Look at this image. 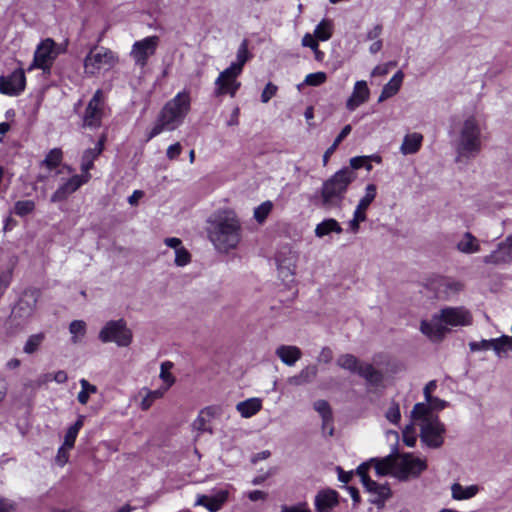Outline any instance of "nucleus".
Instances as JSON below:
<instances>
[{
	"instance_id": "1",
	"label": "nucleus",
	"mask_w": 512,
	"mask_h": 512,
	"mask_svg": "<svg viewBox=\"0 0 512 512\" xmlns=\"http://www.w3.org/2000/svg\"><path fill=\"white\" fill-rule=\"evenodd\" d=\"M473 323V315L464 306H447L433 314L431 319L422 320L420 331L433 342H440L453 329L468 327Z\"/></svg>"
},
{
	"instance_id": "2",
	"label": "nucleus",
	"mask_w": 512,
	"mask_h": 512,
	"mask_svg": "<svg viewBox=\"0 0 512 512\" xmlns=\"http://www.w3.org/2000/svg\"><path fill=\"white\" fill-rule=\"evenodd\" d=\"M207 235L218 251L227 253L242 240L241 223L234 212L220 211L209 218Z\"/></svg>"
},
{
	"instance_id": "3",
	"label": "nucleus",
	"mask_w": 512,
	"mask_h": 512,
	"mask_svg": "<svg viewBox=\"0 0 512 512\" xmlns=\"http://www.w3.org/2000/svg\"><path fill=\"white\" fill-rule=\"evenodd\" d=\"M372 463L378 476L392 475L400 481L417 478L427 468L426 459L412 453L391 454Z\"/></svg>"
},
{
	"instance_id": "4",
	"label": "nucleus",
	"mask_w": 512,
	"mask_h": 512,
	"mask_svg": "<svg viewBox=\"0 0 512 512\" xmlns=\"http://www.w3.org/2000/svg\"><path fill=\"white\" fill-rule=\"evenodd\" d=\"M191 98L187 91L177 93L162 108L157 122L148 135V140L159 135L163 131H173L179 127L190 111Z\"/></svg>"
},
{
	"instance_id": "5",
	"label": "nucleus",
	"mask_w": 512,
	"mask_h": 512,
	"mask_svg": "<svg viewBox=\"0 0 512 512\" xmlns=\"http://www.w3.org/2000/svg\"><path fill=\"white\" fill-rule=\"evenodd\" d=\"M412 420L420 428L421 441L430 448H439L444 442L445 426L425 403H417L411 411Z\"/></svg>"
},
{
	"instance_id": "6",
	"label": "nucleus",
	"mask_w": 512,
	"mask_h": 512,
	"mask_svg": "<svg viewBox=\"0 0 512 512\" xmlns=\"http://www.w3.org/2000/svg\"><path fill=\"white\" fill-rule=\"evenodd\" d=\"M356 177L355 172L344 167L324 181L320 190L321 206L327 210L341 209L348 187Z\"/></svg>"
},
{
	"instance_id": "7",
	"label": "nucleus",
	"mask_w": 512,
	"mask_h": 512,
	"mask_svg": "<svg viewBox=\"0 0 512 512\" xmlns=\"http://www.w3.org/2000/svg\"><path fill=\"white\" fill-rule=\"evenodd\" d=\"M455 149L457 162L468 161L480 153L482 149V128L476 116L470 115L461 123Z\"/></svg>"
},
{
	"instance_id": "8",
	"label": "nucleus",
	"mask_w": 512,
	"mask_h": 512,
	"mask_svg": "<svg viewBox=\"0 0 512 512\" xmlns=\"http://www.w3.org/2000/svg\"><path fill=\"white\" fill-rule=\"evenodd\" d=\"M119 56L113 50L94 45L83 59V73L86 77H100L114 69Z\"/></svg>"
},
{
	"instance_id": "9",
	"label": "nucleus",
	"mask_w": 512,
	"mask_h": 512,
	"mask_svg": "<svg viewBox=\"0 0 512 512\" xmlns=\"http://www.w3.org/2000/svg\"><path fill=\"white\" fill-rule=\"evenodd\" d=\"M336 363L340 368L363 377L371 385L377 386L383 380V375L379 370L370 363L361 362L353 354L340 355Z\"/></svg>"
},
{
	"instance_id": "10",
	"label": "nucleus",
	"mask_w": 512,
	"mask_h": 512,
	"mask_svg": "<svg viewBox=\"0 0 512 512\" xmlns=\"http://www.w3.org/2000/svg\"><path fill=\"white\" fill-rule=\"evenodd\" d=\"M102 343H115L118 347H128L133 342V332L123 319L110 320L99 331Z\"/></svg>"
},
{
	"instance_id": "11",
	"label": "nucleus",
	"mask_w": 512,
	"mask_h": 512,
	"mask_svg": "<svg viewBox=\"0 0 512 512\" xmlns=\"http://www.w3.org/2000/svg\"><path fill=\"white\" fill-rule=\"evenodd\" d=\"M241 73L230 66L222 71L215 80V95L228 94L234 97L241 86V83L237 80Z\"/></svg>"
},
{
	"instance_id": "12",
	"label": "nucleus",
	"mask_w": 512,
	"mask_h": 512,
	"mask_svg": "<svg viewBox=\"0 0 512 512\" xmlns=\"http://www.w3.org/2000/svg\"><path fill=\"white\" fill-rule=\"evenodd\" d=\"M158 45L159 38L157 36H149L136 41L130 51V56L134 60L135 65L144 67L148 59L155 54Z\"/></svg>"
},
{
	"instance_id": "13",
	"label": "nucleus",
	"mask_w": 512,
	"mask_h": 512,
	"mask_svg": "<svg viewBox=\"0 0 512 512\" xmlns=\"http://www.w3.org/2000/svg\"><path fill=\"white\" fill-rule=\"evenodd\" d=\"M56 56L55 42L50 38L43 40L35 50L33 63L29 70L33 68L49 70Z\"/></svg>"
},
{
	"instance_id": "14",
	"label": "nucleus",
	"mask_w": 512,
	"mask_h": 512,
	"mask_svg": "<svg viewBox=\"0 0 512 512\" xmlns=\"http://www.w3.org/2000/svg\"><path fill=\"white\" fill-rule=\"evenodd\" d=\"M38 298L37 290H26L12 311L13 318L21 322L30 319L36 311Z\"/></svg>"
},
{
	"instance_id": "15",
	"label": "nucleus",
	"mask_w": 512,
	"mask_h": 512,
	"mask_svg": "<svg viewBox=\"0 0 512 512\" xmlns=\"http://www.w3.org/2000/svg\"><path fill=\"white\" fill-rule=\"evenodd\" d=\"M89 181V177L82 173L72 175L58 186L51 196V202L59 203L65 201L70 195Z\"/></svg>"
},
{
	"instance_id": "16",
	"label": "nucleus",
	"mask_w": 512,
	"mask_h": 512,
	"mask_svg": "<svg viewBox=\"0 0 512 512\" xmlns=\"http://www.w3.org/2000/svg\"><path fill=\"white\" fill-rule=\"evenodd\" d=\"M103 92L97 90L89 101L83 118L84 126L96 128L100 126L103 117Z\"/></svg>"
},
{
	"instance_id": "17",
	"label": "nucleus",
	"mask_w": 512,
	"mask_h": 512,
	"mask_svg": "<svg viewBox=\"0 0 512 512\" xmlns=\"http://www.w3.org/2000/svg\"><path fill=\"white\" fill-rule=\"evenodd\" d=\"M26 84L25 73L22 69L13 71L8 76H0V92L5 95H19Z\"/></svg>"
},
{
	"instance_id": "18",
	"label": "nucleus",
	"mask_w": 512,
	"mask_h": 512,
	"mask_svg": "<svg viewBox=\"0 0 512 512\" xmlns=\"http://www.w3.org/2000/svg\"><path fill=\"white\" fill-rule=\"evenodd\" d=\"M367 467L362 465L358 468L361 480L366 490L372 495L371 502L375 504L383 503L391 496V490L387 485L378 484L371 480L366 474Z\"/></svg>"
},
{
	"instance_id": "19",
	"label": "nucleus",
	"mask_w": 512,
	"mask_h": 512,
	"mask_svg": "<svg viewBox=\"0 0 512 512\" xmlns=\"http://www.w3.org/2000/svg\"><path fill=\"white\" fill-rule=\"evenodd\" d=\"M482 262L494 266L512 263V242L509 241V236L500 242L496 249L485 255Z\"/></svg>"
},
{
	"instance_id": "20",
	"label": "nucleus",
	"mask_w": 512,
	"mask_h": 512,
	"mask_svg": "<svg viewBox=\"0 0 512 512\" xmlns=\"http://www.w3.org/2000/svg\"><path fill=\"white\" fill-rule=\"evenodd\" d=\"M106 141V135L102 134L93 148L84 150L81 156L80 170L91 179L90 170L94 168V161L102 154Z\"/></svg>"
},
{
	"instance_id": "21",
	"label": "nucleus",
	"mask_w": 512,
	"mask_h": 512,
	"mask_svg": "<svg viewBox=\"0 0 512 512\" xmlns=\"http://www.w3.org/2000/svg\"><path fill=\"white\" fill-rule=\"evenodd\" d=\"M454 248L462 255H474L482 251L481 240L470 231H465L459 235Z\"/></svg>"
},
{
	"instance_id": "22",
	"label": "nucleus",
	"mask_w": 512,
	"mask_h": 512,
	"mask_svg": "<svg viewBox=\"0 0 512 512\" xmlns=\"http://www.w3.org/2000/svg\"><path fill=\"white\" fill-rule=\"evenodd\" d=\"M370 97V89L364 80L356 81L353 91L346 101V108L349 111H354L356 108L366 103Z\"/></svg>"
},
{
	"instance_id": "23",
	"label": "nucleus",
	"mask_w": 512,
	"mask_h": 512,
	"mask_svg": "<svg viewBox=\"0 0 512 512\" xmlns=\"http://www.w3.org/2000/svg\"><path fill=\"white\" fill-rule=\"evenodd\" d=\"M338 496V493L332 489L319 491L314 501L316 512H330L338 505Z\"/></svg>"
},
{
	"instance_id": "24",
	"label": "nucleus",
	"mask_w": 512,
	"mask_h": 512,
	"mask_svg": "<svg viewBox=\"0 0 512 512\" xmlns=\"http://www.w3.org/2000/svg\"><path fill=\"white\" fill-rule=\"evenodd\" d=\"M275 353L287 366H294L302 357L301 350L298 347L291 345H281L276 349Z\"/></svg>"
},
{
	"instance_id": "25",
	"label": "nucleus",
	"mask_w": 512,
	"mask_h": 512,
	"mask_svg": "<svg viewBox=\"0 0 512 512\" xmlns=\"http://www.w3.org/2000/svg\"><path fill=\"white\" fill-rule=\"evenodd\" d=\"M423 142V135L417 132L409 133L404 136L403 142L400 146V152L403 155H410L417 153Z\"/></svg>"
},
{
	"instance_id": "26",
	"label": "nucleus",
	"mask_w": 512,
	"mask_h": 512,
	"mask_svg": "<svg viewBox=\"0 0 512 512\" xmlns=\"http://www.w3.org/2000/svg\"><path fill=\"white\" fill-rule=\"evenodd\" d=\"M262 409V400L257 397L237 403L236 410L243 418H250Z\"/></svg>"
},
{
	"instance_id": "27",
	"label": "nucleus",
	"mask_w": 512,
	"mask_h": 512,
	"mask_svg": "<svg viewBox=\"0 0 512 512\" xmlns=\"http://www.w3.org/2000/svg\"><path fill=\"white\" fill-rule=\"evenodd\" d=\"M480 491L478 485L463 486L456 482L451 485V496L454 500L462 501L475 497Z\"/></svg>"
},
{
	"instance_id": "28",
	"label": "nucleus",
	"mask_w": 512,
	"mask_h": 512,
	"mask_svg": "<svg viewBox=\"0 0 512 512\" xmlns=\"http://www.w3.org/2000/svg\"><path fill=\"white\" fill-rule=\"evenodd\" d=\"M404 74L402 71L396 72L393 77L386 83L381 91L378 101L382 102L394 96L400 89L403 82Z\"/></svg>"
},
{
	"instance_id": "29",
	"label": "nucleus",
	"mask_w": 512,
	"mask_h": 512,
	"mask_svg": "<svg viewBox=\"0 0 512 512\" xmlns=\"http://www.w3.org/2000/svg\"><path fill=\"white\" fill-rule=\"evenodd\" d=\"M343 229L340 223L334 218H328L318 223L315 227L314 233L318 238H323L331 233L341 234Z\"/></svg>"
},
{
	"instance_id": "30",
	"label": "nucleus",
	"mask_w": 512,
	"mask_h": 512,
	"mask_svg": "<svg viewBox=\"0 0 512 512\" xmlns=\"http://www.w3.org/2000/svg\"><path fill=\"white\" fill-rule=\"evenodd\" d=\"M377 195V187L375 184H368L365 187V194L361 199L359 200L355 210L365 213L368 210L371 203L375 200Z\"/></svg>"
},
{
	"instance_id": "31",
	"label": "nucleus",
	"mask_w": 512,
	"mask_h": 512,
	"mask_svg": "<svg viewBox=\"0 0 512 512\" xmlns=\"http://www.w3.org/2000/svg\"><path fill=\"white\" fill-rule=\"evenodd\" d=\"M491 347L498 357L512 350V335H503L499 338L491 339Z\"/></svg>"
},
{
	"instance_id": "32",
	"label": "nucleus",
	"mask_w": 512,
	"mask_h": 512,
	"mask_svg": "<svg viewBox=\"0 0 512 512\" xmlns=\"http://www.w3.org/2000/svg\"><path fill=\"white\" fill-rule=\"evenodd\" d=\"M81 390L77 395V400L80 404L86 405L92 394H96L98 389L95 385L91 384L88 380L82 378L79 380Z\"/></svg>"
},
{
	"instance_id": "33",
	"label": "nucleus",
	"mask_w": 512,
	"mask_h": 512,
	"mask_svg": "<svg viewBox=\"0 0 512 512\" xmlns=\"http://www.w3.org/2000/svg\"><path fill=\"white\" fill-rule=\"evenodd\" d=\"M69 332L71 334L72 343H80L86 334V323L82 320L72 321L69 325Z\"/></svg>"
},
{
	"instance_id": "34",
	"label": "nucleus",
	"mask_w": 512,
	"mask_h": 512,
	"mask_svg": "<svg viewBox=\"0 0 512 512\" xmlns=\"http://www.w3.org/2000/svg\"><path fill=\"white\" fill-rule=\"evenodd\" d=\"M333 33V24L330 20L323 19L315 28L314 36L318 41H327Z\"/></svg>"
},
{
	"instance_id": "35",
	"label": "nucleus",
	"mask_w": 512,
	"mask_h": 512,
	"mask_svg": "<svg viewBox=\"0 0 512 512\" xmlns=\"http://www.w3.org/2000/svg\"><path fill=\"white\" fill-rule=\"evenodd\" d=\"M313 407L320 414L323 422V429H325L332 422V412L328 402L325 400H317L314 402Z\"/></svg>"
},
{
	"instance_id": "36",
	"label": "nucleus",
	"mask_w": 512,
	"mask_h": 512,
	"mask_svg": "<svg viewBox=\"0 0 512 512\" xmlns=\"http://www.w3.org/2000/svg\"><path fill=\"white\" fill-rule=\"evenodd\" d=\"M173 364L169 361H165L161 364L159 377L163 381L164 385L161 387L167 392L169 388L175 383V377L171 373Z\"/></svg>"
},
{
	"instance_id": "37",
	"label": "nucleus",
	"mask_w": 512,
	"mask_h": 512,
	"mask_svg": "<svg viewBox=\"0 0 512 512\" xmlns=\"http://www.w3.org/2000/svg\"><path fill=\"white\" fill-rule=\"evenodd\" d=\"M165 393V389H162L161 387L156 390H146V395L143 397L140 403V408L143 411H147L153 405V403L156 400L161 399Z\"/></svg>"
},
{
	"instance_id": "38",
	"label": "nucleus",
	"mask_w": 512,
	"mask_h": 512,
	"mask_svg": "<svg viewBox=\"0 0 512 512\" xmlns=\"http://www.w3.org/2000/svg\"><path fill=\"white\" fill-rule=\"evenodd\" d=\"M63 159V152L60 148L51 149L45 159L42 161V165L47 169L52 170L60 165Z\"/></svg>"
},
{
	"instance_id": "39",
	"label": "nucleus",
	"mask_w": 512,
	"mask_h": 512,
	"mask_svg": "<svg viewBox=\"0 0 512 512\" xmlns=\"http://www.w3.org/2000/svg\"><path fill=\"white\" fill-rule=\"evenodd\" d=\"M440 287L444 293L451 296L461 292L464 288V284L456 279L443 278L440 282Z\"/></svg>"
},
{
	"instance_id": "40",
	"label": "nucleus",
	"mask_w": 512,
	"mask_h": 512,
	"mask_svg": "<svg viewBox=\"0 0 512 512\" xmlns=\"http://www.w3.org/2000/svg\"><path fill=\"white\" fill-rule=\"evenodd\" d=\"M44 339L45 334L42 332L30 335L23 347V351L26 354L35 353L43 343Z\"/></svg>"
},
{
	"instance_id": "41",
	"label": "nucleus",
	"mask_w": 512,
	"mask_h": 512,
	"mask_svg": "<svg viewBox=\"0 0 512 512\" xmlns=\"http://www.w3.org/2000/svg\"><path fill=\"white\" fill-rule=\"evenodd\" d=\"M249 59L248 45L246 41H243L237 50L236 61L231 63L230 67L242 72L245 63Z\"/></svg>"
},
{
	"instance_id": "42",
	"label": "nucleus",
	"mask_w": 512,
	"mask_h": 512,
	"mask_svg": "<svg viewBox=\"0 0 512 512\" xmlns=\"http://www.w3.org/2000/svg\"><path fill=\"white\" fill-rule=\"evenodd\" d=\"M417 424L412 420V423L405 426L402 431V439L406 446L414 447L417 441V434L415 426Z\"/></svg>"
},
{
	"instance_id": "43",
	"label": "nucleus",
	"mask_w": 512,
	"mask_h": 512,
	"mask_svg": "<svg viewBox=\"0 0 512 512\" xmlns=\"http://www.w3.org/2000/svg\"><path fill=\"white\" fill-rule=\"evenodd\" d=\"M273 208V204L271 201L267 200L261 203L254 209V218L259 223L262 224L271 213Z\"/></svg>"
},
{
	"instance_id": "44",
	"label": "nucleus",
	"mask_w": 512,
	"mask_h": 512,
	"mask_svg": "<svg viewBox=\"0 0 512 512\" xmlns=\"http://www.w3.org/2000/svg\"><path fill=\"white\" fill-rule=\"evenodd\" d=\"M385 417L390 423H392L394 425L399 424V422L401 420V412H400L399 404L396 403L395 401H392L390 403L387 411L385 412Z\"/></svg>"
},
{
	"instance_id": "45",
	"label": "nucleus",
	"mask_w": 512,
	"mask_h": 512,
	"mask_svg": "<svg viewBox=\"0 0 512 512\" xmlns=\"http://www.w3.org/2000/svg\"><path fill=\"white\" fill-rule=\"evenodd\" d=\"M367 219V215L365 213H361L357 210H354L352 219L348 222L349 231L353 234H356L360 230V224L365 222Z\"/></svg>"
},
{
	"instance_id": "46",
	"label": "nucleus",
	"mask_w": 512,
	"mask_h": 512,
	"mask_svg": "<svg viewBox=\"0 0 512 512\" xmlns=\"http://www.w3.org/2000/svg\"><path fill=\"white\" fill-rule=\"evenodd\" d=\"M35 208V203L32 200L17 201L14 206V212L19 216H25L31 213Z\"/></svg>"
},
{
	"instance_id": "47",
	"label": "nucleus",
	"mask_w": 512,
	"mask_h": 512,
	"mask_svg": "<svg viewBox=\"0 0 512 512\" xmlns=\"http://www.w3.org/2000/svg\"><path fill=\"white\" fill-rule=\"evenodd\" d=\"M195 505L204 506L210 512H217L221 509V505L218 504L213 498L206 495H199Z\"/></svg>"
},
{
	"instance_id": "48",
	"label": "nucleus",
	"mask_w": 512,
	"mask_h": 512,
	"mask_svg": "<svg viewBox=\"0 0 512 512\" xmlns=\"http://www.w3.org/2000/svg\"><path fill=\"white\" fill-rule=\"evenodd\" d=\"M190 261H191V254L184 246H181L180 248H178V250L175 251L174 263L176 266H179V267L186 266L190 263Z\"/></svg>"
},
{
	"instance_id": "49",
	"label": "nucleus",
	"mask_w": 512,
	"mask_h": 512,
	"mask_svg": "<svg viewBox=\"0 0 512 512\" xmlns=\"http://www.w3.org/2000/svg\"><path fill=\"white\" fill-rule=\"evenodd\" d=\"M327 79L325 72L310 73L305 77L304 84L309 86H319L323 84Z\"/></svg>"
},
{
	"instance_id": "50",
	"label": "nucleus",
	"mask_w": 512,
	"mask_h": 512,
	"mask_svg": "<svg viewBox=\"0 0 512 512\" xmlns=\"http://www.w3.org/2000/svg\"><path fill=\"white\" fill-rule=\"evenodd\" d=\"M193 429L199 432L211 431L208 427V420L205 417L204 411L200 412L197 418L193 421Z\"/></svg>"
},
{
	"instance_id": "51",
	"label": "nucleus",
	"mask_w": 512,
	"mask_h": 512,
	"mask_svg": "<svg viewBox=\"0 0 512 512\" xmlns=\"http://www.w3.org/2000/svg\"><path fill=\"white\" fill-rule=\"evenodd\" d=\"M71 447H66L65 445H62L57 452L55 461L59 466H64L68 460H69V451L71 450Z\"/></svg>"
},
{
	"instance_id": "52",
	"label": "nucleus",
	"mask_w": 512,
	"mask_h": 512,
	"mask_svg": "<svg viewBox=\"0 0 512 512\" xmlns=\"http://www.w3.org/2000/svg\"><path fill=\"white\" fill-rule=\"evenodd\" d=\"M491 339L489 340H481V341H473L469 343V349L472 352L482 351V350H488L492 349L491 347Z\"/></svg>"
},
{
	"instance_id": "53",
	"label": "nucleus",
	"mask_w": 512,
	"mask_h": 512,
	"mask_svg": "<svg viewBox=\"0 0 512 512\" xmlns=\"http://www.w3.org/2000/svg\"><path fill=\"white\" fill-rule=\"evenodd\" d=\"M276 92L277 86L272 83H268L261 94V101L263 103H267L273 96H275Z\"/></svg>"
},
{
	"instance_id": "54",
	"label": "nucleus",
	"mask_w": 512,
	"mask_h": 512,
	"mask_svg": "<svg viewBox=\"0 0 512 512\" xmlns=\"http://www.w3.org/2000/svg\"><path fill=\"white\" fill-rule=\"evenodd\" d=\"M78 433L79 432H77L75 429L69 427L67 432H66V434H65L63 445H65L66 447L73 448Z\"/></svg>"
},
{
	"instance_id": "55",
	"label": "nucleus",
	"mask_w": 512,
	"mask_h": 512,
	"mask_svg": "<svg viewBox=\"0 0 512 512\" xmlns=\"http://www.w3.org/2000/svg\"><path fill=\"white\" fill-rule=\"evenodd\" d=\"M181 152H182V146L180 143L177 142L175 144L170 145L167 148L166 155H167L168 159L174 160L181 154Z\"/></svg>"
},
{
	"instance_id": "56",
	"label": "nucleus",
	"mask_w": 512,
	"mask_h": 512,
	"mask_svg": "<svg viewBox=\"0 0 512 512\" xmlns=\"http://www.w3.org/2000/svg\"><path fill=\"white\" fill-rule=\"evenodd\" d=\"M367 161L368 160H367L366 156L352 157L349 160L350 167H348V168L351 169L353 172H355L354 170H357V169H360L361 167H363L365 162H367Z\"/></svg>"
},
{
	"instance_id": "57",
	"label": "nucleus",
	"mask_w": 512,
	"mask_h": 512,
	"mask_svg": "<svg viewBox=\"0 0 512 512\" xmlns=\"http://www.w3.org/2000/svg\"><path fill=\"white\" fill-rule=\"evenodd\" d=\"M12 275L10 272H3L0 274V297L4 294L10 285Z\"/></svg>"
},
{
	"instance_id": "58",
	"label": "nucleus",
	"mask_w": 512,
	"mask_h": 512,
	"mask_svg": "<svg viewBox=\"0 0 512 512\" xmlns=\"http://www.w3.org/2000/svg\"><path fill=\"white\" fill-rule=\"evenodd\" d=\"M318 40L315 38L314 34L306 33L302 38V45L304 47H309L312 50H316L318 47Z\"/></svg>"
},
{
	"instance_id": "59",
	"label": "nucleus",
	"mask_w": 512,
	"mask_h": 512,
	"mask_svg": "<svg viewBox=\"0 0 512 512\" xmlns=\"http://www.w3.org/2000/svg\"><path fill=\"white\" fill-rule=\"evenodd\" d=\"M300 374H301V377H303V379L306 382H309L316 377L317 367L316 366H307L300 372Z\"/></svg>"
},
{
	"instance_id": "60",
	"label": "nucleus",
	"mask_w": 512,
	"mask_h": 512,
	"mask_svg": "<svg viewBox=\"0 0 512 512\" xmlns=\"http://www.w3.org/2000/svg\"><path fill=\"white\" fill-rule=\"evenodd\" d=\"M333 359V352L329 347H324L319 353L318 362L330 363Z\"/></svg>"
},
{
	"instance_id": "61",
	"label": "nucleus",
	"mask_w": 512,
	"mask_h": 512,
	"mask_svg": "<svg viewBox=\"0 0 512 512\" xmlns=\"http://www.w3.org/2000/svg\"><path fill=\"white\" fill-rule=\"evenodd\" d=\"M382 33V26L381 25H375L373 28H371L366 35L367 40L376 41L380 40L379 37Z\"/></svg>"
},
{
	"instance_id": "62",
	"label": "nucleus",
	"mask_w": 512,
	"mask_h": 512,
	"mask_svg": "<svg viewBox=\"0 0 512 512\" xmlns=\"http://www.w3.org/2000/svg\"><path fill=\"white\" fill-rule=\"evenodd\" d=\"M16 504L8 499H0V512H14Z\"/></svg>"
},
{
	"instance_id": "63",
	"label": "nucleus",
	"mask_w": 512,
	"mask_h": 512,
	"mask_svg": "<svg viewBox=\"0 0 512 512\" xmlns=\"http://www.w3.org/2000/svg\"><path fill=\"white\" fill-rule=\"evenodd\" d=\"M351 130H352L351 125L348 124V125L344 126L343 129L341 130V132L335 138L333 144L338 147L339 144L350 134Z\"/></svg>"
},
{
	"instance_id": "64",
	"label": "nucleus",
	"mask_w": 512,
	"mask_h": 512,
	"mask_svg": "<svg viewBox=\"0 0 512 512\" xmlns=\"http://www.w3.org/2000/svg\"><path fill=\"white\" fill-rule=\"evenodd\" d=\"M281 512H311L306 504H299L295 506H284L281 509Z\"/></svg>"
}]
</instances>
